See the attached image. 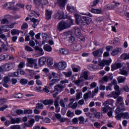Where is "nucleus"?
Wrapping results in <instances>:
<instances>
[{"instance_id": "nucleus-1", "label": "nucleus", "mask_w": 129, "mask_h": 129, "mask_svg": "<svg viewBox=\"0 0 129 129\" xmlns=\"http://www.w3.org/2000/svg\"><path fill=\"white\" fill-rule=\"evenodd\" d=\"M69 23H67L64 21V20L61 21L57 26L58 31H59V32H62L63 30L69 29L72 25H73V20L71 19V17L69 18Z\"/></svg>"}, {"instance_id": "nucleus-2", "label": "nucleus", "mask_w": 129, "mask_h": 129, "mask_svg": "<svg viewBox=\"0 0 129 129\" xmlns=\"http://www.w3.org/2000/svg\"><path fill=\"white\" fill-rule=\"evenodd\" d=\"M114 89L115 90L111 92L109 94L107 95V97L110 98L112 97L114 99H116L117 96H119L120 95V90H119V86L118 85H115L114 86Z\"/></svg>"}, {"instance_id": "nucleus-3", "label": "nucleus", "mask_w": 129, "mask_h": 129, "mask_svg": "<svg viewBox=\"0 0 129 129\" xmlns=\"http://www.w3.org/2000/svg\"><path fill=\"white\" fill-rule=\"evenodd\" d=\"M15 66L16 64L14 62H9L4 64L3 66V68L4 71H10V70H12L13 68H15Z\"/></svg>"}, {"instance_id": "nucleus-4", "label": "nucleus", "mask_w": 129, "mask_h": 129, "mask_svg": "<svg viewBox=\"0 0 129 129\" xmlns=\"http://www.w3.org/2000/svg\"><path fill=\"white\" fill-rule=\"evenodd\" d=\"M121 117H122L123 119H124V118H125L126 119H128V112H121L119 114H118L116 116H115V118H116L117 120H119L121 119Z\"/></svg>"}, {"instance_id": "nucleus-5", "label": "nucleus", "mask_w": 129, "mask_h": 129, "mask_svg": "<svg viewBox=\"0 0 129 129\" xmlns=\"http://www.w3.org/2000/svg\"><path fill=\"white\" fill-rule=\"evenodd\" d=\"M75 18H76V23L77 25L81 24L82 26L83 25V20L84 19V16L81 15H79L78 14H75Z\"/></svg>"}, {"instance_id": "nucleus-6", "label": "nucleus", "mask_w": 129, "mask_h": 129, "mask_svg": "<svg viewBox=\"0 0 129 129\" xmlns=\"http://www.w3.org/2000/svg\"><path fill=\"white\" fill-rule=\"evenodd\" d=\"M116 102L115 103L117 107H123V98L121 96H117Z\"/></svg>"}, {"instance_id": "nucleus-7", "label": "nucleus", "mask_w": 129, "mask_h": 129, "mask_svg": "<svg viewBox=\"0 0 129 129\" xmlns=\"http://www.w3.org/2000/svg\"><path fill=\"white\" fill-rule=\"evenodd\" d=\"M34 4L36 7H40L42 6H45L48 4V0H34Z\"/></svg>"}, {"instance_id": "nucleus-8", "label": "nucleus", "mask_w": 129, "mask_h": 129, "mask_svg": "<svg viewBox=\"0 0 129 129\" xmlns=\"http://www.w3.org/2000/svg\"><path fill=\"white\" fill-rule=\"evenodd\" d=\"M111 61L112 60L111 58L109 60L103 59L102 61L99 62L98 65L99 66H101V67H103L105 65L109 66V65H110V63H111Z\"/></svg>"}, {"instance_id": "nucleus-9", "label": "nucleus", "mask_w": 129, "mask_h": 129, "mask_svg": "<svg viewBox=\"0 0 129 129\" xmlns=\"http://www.w3.org/2000/svg\"><path fill=\"white\" fill-rule=\"evenodd\" d=\"M56 67L59 70H64L67 67V63L64 61L59 62L57 64Z\"/></svg>"}, {"instance_id": "nucleus-10", "label": "nucleus", "mask_w": 129, "mask_h": 129, "mask_svg": "<svg viewBox=\"0 0 129 129\" xmlns=\"http://www.w3.org/2000/svg\"><path fill=\"white\" fill-rule=\"evenodd\" d=\"M91 22H92L91 18L89 17L84 16L83 21V26H88V25H90Z\"/></svg>"}, {"instance_id": "nucleus-11", "label": "nucleus", "mask_w": 129, "mask_h": 129, "mask_svg": "<svg viewBox=\"0 0 129 129\" xmlns=\"http://www.w3.org/2000/svg\"><path fill=\"white\" fill-rule=\"evenodd\" d=\"M122 67V64L120 62H115L114 64L111 65V71H114V70H116V69H119V68H121Z\"/></svg>"}, {"instance_id": "nucleus-12", "label": "nucleus", "mask_w": 129, "mask_h": 129, "mask_svg": "<svg viewBox=\"0 0 129 129\" xmlns=\"http://www.w3.org/2000/svg\"><path fill=\"white\" fill-rule=\"evenodd\" d=\"M66 87V85H62L61 84H57L54 86V90L55 91H57V92H61V91H63V89Z\"/></svg>"}, {"instance_id": "nucleus-13", "label": "nucleus", "mask_w": 129, "mask_h": 129, "mask_svg": "<svg viewBox=\"0 0 129 129\" xmlns=\"http://www.w3.org/2000/svg\"><path fill=\"white\" fill-rule=\"evenodd\" d=\"M102 53H103V50H102V49L99 48L97 50L93 52L92 54L94 56V57H101Z\"/></svg>"}, {"instance_id": "nucleus-14", "label": "nucleus", "mask_w": 129, "mask_h": 129, "mask_svg": "<svg viewBox=\"0 0 129 129\" xmlns=\"http://www.w3.org/2000/svg\"><path fill=\"white\" fill-rule=\"evenodd\" d=\"M27 60L28 61L29 67H32V65H34V66H37V59H34L33 58H27Z\"/></svg>"}, {"instance_id": "nucleus-15", "label": "nucleus", "mask_w": 129, "mask_h": 129, "mask_svg": "<svg viewBox=\"0 0 129 129\" xmlns=\"http://www.w3.org/2000/svg\"><path fill=\"white\" fill-rule=\"evenodd\" d=\"M52 13L53 12L51 10H49L48 9L45 10V19L47 21L51 20Z\"/></svg>"}, {"instance_id": "nucleus-16", "label": "nucleus", "mask_w": 129, "mask_h": 129, "mask_svg": "<svg viewBox=\"0 0 129 129\" xmlns=\"http://www.w3.org/2000/svg\"><path fill=\"white\" fill-rule=\"evenodd\" d=\"M15 7V4L12 3H6L4 6V8L6 10H13Z\"/></svg>"}, {"instance_id": "nucleus-17", "label": "nucleus", "mask_w": 129, "mask_h": 129, "mask_svg": "<svg viewBox=\"0 0 129 129\" xmlns=\"http://www.w3.org/2000/svg\"><path fill=\"white\" fill-rule=\"evenodd\" d=\"M55 17L57 18V19H58V20H62V19H65V16H64V13L61 12V11H58L56 14H55Z\"/></svg>"}, {"instance_id": "nucleus-18", "label": "nucleus", "mask_w": 129, "mask_h": 129, "mask_svg": "<svg viewBox=\"0 0 129 129\" xmlns=\"http://www.w3.org/2000/svg\"><path fill=\"white\" fill-rule=\"evenodd\" d=\"M35 123V119H31L27 123H25V125L27 127H33L34 124Z\"/></svg>"}, {"instance_id": "nucleus-19", "label": "nucleus", "mask_w": 129, "mask_h": 129, "mask_svg": "<svg viewBox=\"0 0 129 129\" xmlns=\"http://www.w3.org/2000/svg\"><path fill=\"white\" fill-rule=\"evenodd\" d=\"M72 69L73 72H79L81 70V68L79 66H76V64H73L71 65Z\"/></svg>"}, {"instance_id": "nucleus-20", "label": "nucleus", "mask_w": 129, "mask_h": 129, "mask_svg": "<svg viewBox=\"0 0 129 129\" xmlns=\"http://www.w3.org/2000/svg\"><path fill=\"white\" fill-rule=\"evenodd\" d=\"M67 9L71 13H76V8L72 5H68Z\"/></svg>"}, {"instance_id": "nucleus-21", "label": "nucleus", "mask_w": 129, "mask_h": 129, "mask_svg": "<svg viewBox=\"0 0 129 129\" xmlns=\"http://www.w3.org/2000/svg\"><path fill=\"white\" fill-rule=\"evenodd\" d=\"M47 58L45 57H41L39 59V64L40 66H43L44 64H46Z\"/></svg>"}, {"instance_id": "nucleus-22", "label": "nucleus", "mask_w": 129, "mask_h": 129, "mask_svg": "<svg viewBox=\"0 0 129 129\" xmlns=\"http://www.w3.org/2000/svg\"><path fill=\"white\" fill-rule=\"evenodd\" d=\"M67 3L66 0H58L56 4L59 6V8H63L65 7V4Z\"/></svg>"}, {"instance_id": "nucleus-23", "label": "nucleus", "mask_w": 129, "mask_h": 129, "mask_svg": "<svg viewBox=\"0 0 129 129\" xmlns=\"http://www.w3.org/2000/svg\"><path fill=\"white\" fill-rule=\"evenodd\" d=\"M94 115V118H95V120L96 118H102V114L101 113L98 112V111H95L93 113Z\"/></svg>"}, {"instance_id": "nucleus-24", "label": "nucleus", "mask_w": 129, "mask_h": 129, "mask_svg": "<svg viewBox=\"0 0 129 129\" xmlns=\"http://www.w3.org/2000/svg\"><path fill=\"white\" fill-rule=\"evenodd\" d=\"M82 48V46L80 44H74L73 46V50H74V51H80Z\"/></svg>"}, {"instance_id": "nucleus-25", "label": "nucleus", "mask_w": 129, "mask_h": 129, "mask_svg": "<svg viewBox=\"0 0 129 129\" xmlns=\"http://www.w3.org/2000/svg\"><path fill=\"white\" fill-rule=\"evenodd\" d=\"M120 52H121V48L118 47L114 50L111 52L112 56H115L118 54V53H120Z\"/></svg>"}, {"instance_id": "nucleus-26", "label": "nucleus", "mask_w": 129, "mask_h": 129, "mask_svg": "<svg viewBox=\"0 0 129 129\" xmlns=\"http://www.w3.org/2000/svg\"><path fill=\"white\" fill-rule=\"evenodd\" d=\"M81 78H84L85 80H88V72H84L83 74L81 75L80 79H81Z\"/></svg>"}, {"instance_id": "nucleus-27", "label": "nucleus", "mask_w": 129, "mask_h": 129, "mask_svg": "<svg viewBox=\"0 0 129 129\" xmlns=\"http://www.w3.org/2000/svg\"><path fill=\"white\" fill-rule=\"evenodd\" d=\"M75 34L76 36L79 38L80 36H81V31H80V29L78 27H75Z\"/></svg>"}, {"instance_id": "nucleus-28", "label": "nucleus", "mask_w": 129, "mask_h": 129, "mask_svg": "<svg viewBox=\"0 0 129 129\" xmlns=\"http://www.w3.org/2000/svg\"><path fill=\"white\" fill-rule=\"evenodd\" d=\"M60 81V79H52L50 81L49 83V86H53L54 84H56V83H58Z\"/></svg>"}, {"instance_id": "nucleus-29", "label": "nucleus", "mask_w": 129, "mask_h": 129, "mask_svg": "<svg viewBox=\"0 0 129 129\" xmlns=\"http://www.w3.org/2000/svg\"><path fill=\"white\" fill-rule=\"evenodd\" d=\"M43 49L46 52H52V47L49 45V44L44 45L43 46Z\"/></svg>"}, {"instance_id": "nucleus-30", "label": "nucleus", "mask_w": 129, "mask_h": 129, "mask_svg": "<svg viewBox=\"0 0 129 129\" xmlns=\"http://www.w3.org/2000/svg\"><path fill=\"white\" fill-rule=\"evenodd\" d=\"M53 103H54V102L52 99L45 100L44 105H53Z\"/></svg>"}, {"instance_id": "nucleus-31", "label": "nucleus", "mask_w": 129, "mask_h": 129, "mask_svg": "<svg viewBox=\"0 0 129 129\" xmlns=\"http://www.w3.org/2000/svg\"><path fill=\"white\" fill-rule=\"evenodd\" d=\"M58 77H59V75L57 74H56L55 72H52L51 73V75L50 76H48V79L49 80H51L52 78H58Z\"/></svg>"}, {"instance_id": "nucleus-32", "label": "nucleus", "mask_w": 129, "mask_h": 129, "mask_svg": "<svg viewBox=\"0 0 129 129\" xmlns=\"http://www.w3.org/2000/svg\"><path fill=\"white\" fill-rule=\"evenodd\" d=\"M121 59L123 60H129V53H124L120 55Z\"/></svg>"}, {"instance_id": "nucleus-33", "label": "nucleus", "mask_w": 129, "mask_h": 129, "mask_svg": "<svg viewBox=\"0 0 129 129\" xmlns=\"http://www.w3.org/2000/svg\"><path fill=\"white\" fill-rule=\"evenodd\" d=\"M85 114L86 116H88V117L90 118V120L91 121H95V118L93 117V114L90 112H87L85 113Z\"/></svg>"}, {"instance_id": "nucleus-34", "label": "nucleus", "mask_w": 129, "mask_h": 129, "mask_svg": "<svg viewBox=\"0 0 129 129\" xmlns=\"http://www.w3.org/2000/svg\"><path fill=\"white\" fill-rule=\"evenodd\" d=\"M68 41L71 44H73L74 42H75V37L73 36V35H70L69 37H68Z\"/></svg>"}, {"instance_id": "nucleus-35", "label": "nucleus", "mask_w": 129, "mask_h": 129, "mask_svg": "<svg viewBox=\"0 0 129 129\" xmlns=\"http://www.w3.org/2000/svg\"><path fill=\"white\" fill-rule=\"evenodd\" d=\"M30 20L31 22L33 23V24L32 25L33 28H36V27H37L38 25L36 23H39V20L35 18H30Z\"/></svg>"}, {"instance_id": "nucleus-36", "label": "nucleus", "mask_w": 129, "mask_h": 129, "mask_svg": "<svg viewBox=\"0 0 129 129\" xmlns=\"http://www.w3.org/2000/svg\"><path fill=\"white\" fill-rule=\"evenodd\" d=\"M126 78L124 77L119 76L117 78V80L119 83H122L125 81Z\"/></svg>"}, {"instance_id": "nucleus-37", "label": "nucleus", "mask_w": 129, "mask_h": 129, "mask_svg": "<svg viewBox=\"0 0 129 129\" xmlns=\"http://www.w3.org/2000/svg\"><path fill=\"white\" fill-rule=\"evenodd\" d=\"M59 52L61 54H63V55H68L69 54V50L65 48H61L59 50Z\"/></svg>"}, {"instance_id": "nucleus-38", "label": "nucleus", "mask_w": 129, "mask_h": 129, "mask_svg": "<svg viewBox=\"0 0 129 129\" xmlns=\"http://www.w3.org/2000/svg\"><path fill=\"white\" fill-rule=\"evenodd\" d=\"M1 48H2V50H4V51H9V45L6 44L4 42H2Z\"/></svg>"}, {"instance_id": "nucleus-39", "label": "nucleus", "mask_w": 129, "mask_h": 129, "mask_svg": "<svg viewBox=\"0 0 129 129\" xmlns=\"http://www.w3.org/2000/svg\"><path fill=\"white\" fill-rule=\"evenodd\" d=\"M46 63L48 66H52V64L54 63V60H53V58L49 57L47 58Z\"/></svg>"}, {"instance_id": "nucleus-40", "label": "nucleus", "mask_w": 129, "mask_h": 129, "mask_svg": "<svg viewBox=\"0 0 129 129\" xmlns=\"http://www.w3.org/2000/svg\"><path fill=\"white\" fill-rule=\"evenodd\" d=\"M35 50H36V51H39L41 55H44V50H43V48L38 46H36L35 47Z\"/></svg>"}, {"instance_id": "nucleus-41", "label": "nucleus", "mask_w": 129, "mask_h": 129, "mask_svg": "<svg viewBox=\"0 0 129 129\" xmlns=\"http://www.w3.org/2000/svg\"><path fill=\"white\" fill-rule=\"evenodd\" d=\"M59 99H60V97H57L54 99V105L55 107H59Z\"/></svg>"}, {"instance_id": "nucleus-42", "label": "nucleus", "mask_w": 129, "mask_h": 129, "mask_svg": "<svg viewBox=\"0 0 129 129\" xmlns=\"http://www.w3.org/2000/svg\"><path fill=\"white\" fill-rule=\"evenodd\" d=\"M10 80V77H4V79L2 80V83H9Z\"/></svg>"}, {"instance_id": "nucleus-43", "label": "nucleus", "mask_w": 129, "mask_h": 129, "mask_svg": "<svg viewBox=\"0 0 129 129\" xmlns=\"http://www.w3.org/2000/svg\"><path fill=\"white\" fill-rule=\"evenodd\" d=\"M36 108L37 109H43L44 108V105L42 103H38L36 104Z\"/></svg>"}, {"instance_id": "nucleus-44", "label": "nucleus", "mask_w": 129, "mask_h": 129, "mask_svg": "<svg viewBox=\"0 0 129 129\" xmlns=\"http://www.w3.org/2000/svg\"><path fill=\"white\" fill-rule=\"evenodd\" d=\"M20 82L22 85H26L28 83V80L26 79H21Z\"/></svg>"}, {"instance_id": "nucleus-45", "label": "nucleus", "mask_w": 129, "mask_h": 129, "mask_svg": "<svg viewBox=\"0 0 129 129\" xmlns=\"http://www.w3.org/2000/svg\"><path fill=\"white\" fill-rule=\"evenodd\" d=\"M59 104L61 107H63V108H65L66 103L64 102V100L63 99H61L59 101Z\"/></svg>"}, {"instance_id": "nucleus-46", "label": "nucleus", "mask_w": 129, "mask_h": 129, "mask_svg": "<svg viewBox=\"0 0 129 129\" xmlns=\"http://www.w3.org/2000/svg\"><path fill=\"white\" fill-rule=\"evenodd\" d=\"M90 95H91V91H88L87 93H86L84 95V99H88L89 96H90Z\"/></svg>"}, {"instance_id": "nucleus-47", "label": "nucleus", "mask_w": 129, "mask_h": 129, "mask_svg": "<svg viewBox=\"0 0 129 129\" xmlns=\"http://www.w3.org/2000/svg\"><path fill=\"white\" fill-rule=\"evenodd\" d=\"M108 80H109V78H108V76H105L103 77L102 80L100 81V82L101 83H102V81H104V82H107Z\"/></svg>"}, {"instance_id": "nucleus-48", "label": "nucleus", "mask_w": 129, "mask_h": 129, "mask_svg": "<svg viewBox=\"0 0 129 129\" xmlns=\"http://www.w3.org/2000/svg\"><path fill=\"white\" fill-rule=\"evenodd\" d=\"M124 110H125L124 108L120 109V108L118 107V108H116V110H115V113L116 114H119V112H120V111H123Z\"/></svg>"}, {"instance_id": "nucleus-49", "label": "nucleus", "mask_w": 129, "mask_h": 129, "mask_svg": "<svg viewBox=\"0 0 129 129\" xmlns=\"http://www.w3.org/2000/svg\"><path fill=\"white\" fill-rule=\"evenodd\" d=\"M25 65L26 64L25 63V62L21 61L20 62V63L18 65V69H22V68H24L25 67Z\"/></svg>"}, {"instance_id": "nucleus-50", "label": "nucleus", "mask_w": 129, "mask_h": 129, "mask_svg": "<svg viewBox=\"0 0 129 129\" xmlns=\"http://www.w3.org/2000/svg\"><path fill=\"white\" fill-rule=\"evenodd\" d=\"M78 119L80 121L79 123H84L85 121V119L83 116H81L78 118Z\"/></svg>"}, {"instance_id": "nucleus-51", "label": "nucleus", "mask_w": 129, "mask_h": 129, "mask_svg": "<svg viewBox=\"0 0 129 129\" xmlns=\"http://www.w3.org/2000/svg\"><path fill=\"white\" fill-rule=\"evenodd\" d=\"M63 74L65 75L66 77H70L72 75V72L70 71L68 72H62Z\"/></svg>"}, {"instance_id": "nucleus-52", "label": "nucleus", "mask_w": 129, "mask_h": 129, "mask_svg": "<svg viewBox=\"0 0 129 129\" xmlns=\"http://www.w3.org/2000/svg\"><path fill=\"white\" fill-rule=\"evenodd\" d=\"M91 12L93 14H100V13L101 12V11L97 9H92V10H91Z\"/></svg>"}, {"instance_id": "nucleus-53", "label": "nucleus", "mask_w": 129, "mask_h": 129, "mask_svg": "<svg viewBox=\"0 0 129 129\" xmlns=\"http://www.w3.org/2000/svg\"><path fill=\"white\" fill-rule=\"evenodd\" d=\"M32 113H33V110L32 109L25 110L24 111V114H32Z\"/></svg>"}, {"instance_id": "nucleus-54", "label": "nucleus", "mask_w": 129, "mask_h": 129, "mask_svg": "<svg viewBox=\"0 0 129 129\" xmlns=\"http://www.w3.org/2000/svg\"><path fill=\"white\" fill-rule=\"evenodd\" d=\"M73 115H74V113L69 110L67 113V116L70 117V116H73Z\"/></svg>"}, {"instance_id": "nucleus-55", "label": "nucleus", "mask_w": 129, "mask_h": 129, "mask_svg": "<svg viewBox=\"0 0 129 129\" xmlns=\"http://www.w3.org/2000/svg\"><path fill=\"white\" fill-rule=\"evenodd\" d=\"M10 129H21V125H13L10 126Z\"/></svg>"}, {"instance_id": "nucleus-56", "label": "nucleus", "mask_w": 129, "mask_h": 129, "mask_svg": "<svg viewBox=\"0 0 129 129\" xmlns=\"http://www.w3.org/2000/svg\"><path fill=\"white\" fill-rule=\"evenodd\" d=\"M101 109L102 113H106L108 111V109L105 107H102Z\"/></svg>"}, {"instance_id": "nucleus-57", "label": "nucleus", "mask_w": 129, "mask_h": 129, "mask_svg": "<svg viewBox=\"0 0 129 129\" xmlns=\"http://www.w3.org/2000/svg\"><path fill=\"white\" fill-rule=\"evenodd\" d=\"M34 118H35L36 121H39V119H43L44 117H43L40 115H36L34 117Z\"/></svg>"}, {"instance_id": "nucleus-58", "label": "nucleus", "mask_w": 129, "mask_h": 129, "mask_svg": "<svg viewBox=\"0 0 129 129\" xmlns=\"http://www.w3.org/2000/svg\"><path fill=\"white\" fill-rule=\"evenodd\" d=\"M25 50L26 51H28V52H33V51H34V49H32V47H30L28 45L25 46Z\"/></svg>"}, {"instance_id": "nucleus-59", "label": "nucleus", "mask_w": 129, "mask_h": 129, "mask_svg": "<svg viewBox=\"0 0 129 129\" xmlns=\"http://www.w3.org/2000/svg\"><path fill=\"white\" fill-rule=\"evenodd\" d=\"M99 3V0H95L92 3H91V7H95Z\"/></svg>"}, {"instance_id": "nucleus-60", "label": "nucleus", "mask_w": 129, "mask_h": 129, "mask_svg": "<svg viewBox=\"0 0 129 129\" xmlns=\"http://www.w3.org/2000/svg\"><path fill=\"white\" fill-rule=\"evenodd\" d=\"M9 107L8 105H4L2 107H0V111H4L5 109H7Z\"/></svg>"}, {"instance_id": "nucleus-61", "label": "nucleus", "mask_w": 129, "mask_h": 129, "mask_svg": "<svg viewBox=\"0 0 129 129\" xmlns=\"http://www.w3.org/2000/svg\"><path fill=\"white\" fill-rule=\"evenodd\" d=\"M28 28V24L26 23H24L21 27L22 30H26Z\"/></svg>"}, {"instance_id": "nucleus-62", "label": "nucleus", "mask_w": 129, "mask_h": 129, "mask_svg": "<svg viewBox=\"0 0 129 129\" xmlns=\"http://www.w3.org/2000/svg\"><path fill=\"white\" fill-rule=\"evenodd\" d=\"M120 73L122 75H124L125 76H127V72L125 70H121L120 71Z\"/></svg>"}, {"instance_id": "nucleus-63", "label": "nucleus", "mask_w": 129, "mask_h": 129, "mask_svg": "<svg viewBox=\"0 0 129 129\" xmlns=\"http://www.w3.org/2000/svg\"><path fill=\"white\" fill-rule=\"evenodd\" d=\"M122 89L126 92H129V88L128 85H125L123 87Z\"/></svg>"}, {"instance_id": "nucleus-64", "label": "nucleus", "mask_w": 129, "mask_h": 129, "mask_svg": "<svg viewBox=\"0 0 129 129\" xmlns=\"http://www.w3.org/2000/svg\"><path fill=\"white\" fill-rule=\"evenodd\" d=\"M116 13L117 14H121V13H123V9L121 8H119L117 9Z\"/></svg>"}]
</instances>
